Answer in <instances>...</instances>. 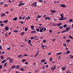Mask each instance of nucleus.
Segmentation results:
<instances>
[{
	"label": "nucleus",
	"instance_id": "obj_1",
	"mask_svg": "<svg viewBox=\"0 0 73 73\" xmlns=\"http://www.w3.org/2000/svg\"><path fill=\"white\" fill-rule=\"evenodd\" d=\"M42 28V27L40 26L39 27V28L40 29L39 32L41 33H42L43 32V29H44V27H43L42 28Z\"/></svg>",
	"mask_w": 73,
	"mask_h": 73
},
{
	"label": "nucleus",
	"instance_id": "obj_2",
	"mask_svg": "<svg viewBox=\"0 0 73 73\" xmlns=\"http://www.w3.org/2000/svg\"><path fill=\"white\" fill-rule=\"evenodd\" d=\"M36 4H37V2H35L32 3L31 5V7H36L37 6V5Z\"/></svg>",
	"mask_w": 73,
	"mask_h": 73
},
{
	"label": "nucleus",
	"instance_id": "obj_3",
	"mask_svg": "<svg viewBox=\"0 0 73 73\" xmlns=\"http://www.w3.org/2000/svg\"><path fill=\"white\" fill-rule=\"evenodd\" d=\"M60 7H63L66 8V6L64 4L60 5Z\"/></svg>",
	"mask_w": 73,
	"mask_h": 73
},
{
	"label": "nucleus",
	"instance_id": "obj_4",
	"mask_svg": "<svg viewBox=\"0 0 73 73\" xmlns=\"http://www.w3.org/2000/svg\"><path fill=\"white\" fill-rule=\"evenodd\" d=\"M51 12L52 13H54L56 12V11L54 10H51Z\"/></svg>",
	"mask_w": 73,
	"mask_h": 73
},
{
	"label": "nucleus",
	"instance_id": "obj_5",
	"mask_svg": "<svg viewBox=\"0 0 73 73\" xmlns=\"http://www.w3.org/2000/svg\"><path fill=\"white\" fill-rule=\"evenodd\" d=\"M60 15L61 16V19H64V15L62 14H60Z\"/></svg>",
	"mask_w": 73,
	"mask_h": 73
},
{
	"label": "nucleus",
	"instance_id": "obj_6",
	"mask_svg": "<svg viewBox=\"0 0 73 73\" xmlns=\"http://www.w3.org/2000/svg\"><path fill=\"white\" fill-rule=\"evenodd\" d=\"M70 27H66V32H67V31H69V30L70 29Z\"/></svg>",
	"mask_w": 73,
	"mask_h": 73
},
{
	"label": "nucleus",
	"instance_id": "obj_7",
	"mask_svg": "<svg viewBox=\"0 0 73 73\" xmlns=\"http://www.w3.org/2000/svg\"><path fill=\"white\" fill-rule=\"evenodd\" d=\"M13 59H10V60H9V61L10 62V63H13Z\"/></svg>",
	"mask_w": 73,
	"mask_h": 73
},
{
	"label": "nucleus",
	"instance_id": "obj_8",
	"mask_svg": "<svg viewBox=\"0 0 73 73\" xmlns=\"http://www.w3.org/2000/svg\"><path fill=\"white\" fill-rule=\"evenodd\" d=\"M24 4H25V3H21L18 5V6L19 7H20V6H21V5H24Z\"/></svg>",
	"mask_w": 73,
	"mask_h": 73
},
{
	"label": "nucleus",
	"instance_id": "obj_9",
	"mask_svg": "<svg viewBox=\"0 0 73 73\" xmlns=\"http://www.w3.org/2000/svg\"><path fill=\"white\" fill-rule=\"evenodd\" d=\"M5 29L6 31H8L9 29V27L6 26L5 28Z\"/></svg>",
	"mask_w": 73,
	"mask_h": 73
},
{
	"label": "nucleus",
	"instance_id": "obj_10",
	"mask_svg": "<svg viewBox=\"0 0 73 73\" xmlns=\"http://www.w3.org/2000/svg\"><path fill=\"white\" fill-rule=\"evenodd\" d=\"M56 68V67H54V68H51V70H54Z\"/></svg>",
	"mask_w": 73,
	"mask_h": 73
},
{
	"label": "nucleus",
	"instance_id": "obj_11",
	"mask_svg": "<svg viewBox=\"0 0 73 73\" xmlns=\"http://www.w3.org/2000/svg\"><path fill=\"white\" fill-rule=\"evenodd\" d=\"M61 25V23H59L58 24V25H54V26H60Z\"/></svg>",
	"mask_w": 73,
	"mask_h": 73
},
{
	"label": "nucleus",
	"instance_id": "obj_12",
	"mask_svg": "<svg viewBox=\"0 0 73 73\" xmlns=\"http://www.w3.org/2000/svg\"><path fill=\"white\" fill-rule=\"evenodd\" d=\"M70 53V51L68 50L66 52V54H69Z\"/></svg>",
	"mask_w": 73,
	"mask_h": 73
},
{
	"label": "nucleus",
	"instance_id": "obj_13",
	"mask_svg": "<svg viewBox=\"0 0 73 73\" xmlns=\"http://www.w3.org/2000/svg\"><path fill=\"white\" fill-rule=\"evenodd\" d=\"M25 33V32H21V35L22 36H23V35H24V34Z\"/></svg>",
	"mask_w": 73,
	"mask_h": 73
},
{
	"label": "nucleus",
	"instance_id": "obj_14",
	"mask_svg": "<svg viewBox=\"0 0 73 73\" xmlns=\"http://www.w3.org/2000/svg\"><path fill=\"white\" fill-rule=\"evenodd\" d=\"M13 20H15V21H16L17 20V18L16 17L13 19Z\"/></svg>",
	"mask_w": 73,
	"mask_h": 73
},
{
	"label": "nucleus",
	"instance_id": "obj_15",
	"mask_svg": "<svg viewBox=\"0 0 73 73\" xmlns=\"http://www.w3.org/2000/svg\"><path fill=\"white\" fill-rule=\"evenodd\" d=\"M66 19V18H60L59 19V20H65Z\"/></svg>",
	"mask_w": 73,
	"mask_h": 73
},
{
	"label": "nucleus",
	"instance_id": "obj_16",
	"mask_svg": "<svg viewBox=\"0 0 73 73\" xmlns=\"http://www.w3.org/2000/svg\"><path fill=\"white\" fill-rule=\"evenodd\" d=\"M20 70H21L22 71H23V72H24V71L25 70H24V68H21L20 69Z\"/></svg>",
	"mask_w": 73,
	"mask_h": 73
},
{
	"label": "nucleus",
	"instance_id": "obj_17",
	"mask_svg": "<svg viewBox=\"0 0 73 73\" xmlns=\"http://www.w3.org/2000/svg\"><path fill=\"white\" fill-rule=\"evenodd\" d=\"M4 55H2L1 56V59H2L3 60H4Z\"/></svg>",
	"mask_w": 73,
	"mask_h": 73
},
{
	"label": "nucleus",
	"instance_id": "obj_18",
	"mask_svg": "<svg viewBox=\"0 0 73 73\" xmlns=\"http://www.w3.org/2000/svg\"><path fill=\"white\" fill-rule=\"evenodd\" d=\"M62 54V52H59V53H57L56 54V55H60V54Z\"/></svg>",
	"mask_w": 73,
	"mask_h": 73
},
{
	"label": "nucleus",
	"instance_id": "obj_19",
	"mask_svg": "<svg viewBox=\"0 0 73 73\" xmlns=\"http://www.w3.org/2000/svg\"><path fill=\"white\" fill-rule=\"evenodd\" d=\"M70 41V40L69 39H67L66 41V42L67 43L69 42Z\"/></svg>",
	"mask_w": 73,
	"mask_h": 73
},
{
	"label": "nucleus",
	"instance_id": "obj_20",
	"mask_svg": "<svg viewBox=\"0 0 73 73\" xmlns=\"http://www.w3.org/2000/svg\"><path fill=\"white\" fill-rule=\"evenodd\" d=\"M63 27L64 28H66V27H67V25L65 24L63 25Z\"/></svg>",
	"mask_w": 73,
	"mask_h": 73
},
{
	"label": "nucleus",
	"instance_id": "obj_21",
	"mask_svg": "<svg viewBox=\"0 0 73 73\" xmlns=\"http://www.w3.org/2000/svg\"><path fill=\"white\" fill-rule=\"evenodd\" d=\"M31 42V40H29L28 41V43L29 44Z\"/></svg>",
	"mask_w": 73,
	"mask_h": 73
},
{
	"label": "nucleus",
	"instance_id": "obj_22",
	"mask_svg": "<svg viewBox=\"0 0 73 73\" xmlns=\"http://www.w3.org/2000/svg\"><path fill=\"white\" fill-rule=\"evenodd\" d=\"M3 23H8V20H6V21H3Z\"/></svg>",
	"mask_w": 73,
	"mask_h": 73
},
{
	"label": "nucleus",
	"instance_id": "obj_23",
	"mask_svg": "<svg viewBox=\"0 0 73 73\" xmlns=\"http://www.w3.org/2000/svg\"><path fill=\"white\" fill-rule=\"evenodd\" d=\"M15 65H14L11 67V69H14L15 68Z\"/></svg>",
	"mask_w": 73,
	"mask_h": 73
},
{
	"label": "nucleus",
	"instance_id": "obj_24",
	"mask_svg": "<svg viewBox=\"0 0 73 73\" xmlns=\"http://www.w3.org/2000/svg\"><path fill=\"white\" fill-rule=\"evenodd\" d=\"M6 62V61H5V60H3L1 62V63L2 64H3V63H4V62Z\"/></svg>",
	"mask_w": 73,
	"mask_h": 73
},
{
	"label": "nucleus",
	"instance_id": "obj_25",
	"mask_svg": "<svg viewBox=\"0 0 73 73\" xmlns=\"http://www.w3.org/2000/svg\"><path fill=\"white\" fill-rule=\"evenodd\" d=\"M36 33V31H32L31 32V33Z\"/></svg>",
	"mask_w": 73,
	"mask_h": 73
},
{
	"label": "nucleus",
	"instance_id": "obj_26",
	"mask_svg": "<svg viewBox=\"0 0 73 73\" xmlns=\"http://www.w3.org/2000/svg\"><path fill=\"white\" fill-rule=\"evenodd\" d=\"M31 18L29 16H28V17L26 18L25 19V20H28V19H29Z\"/></svg>",
	"mask_w": 73,
	"mask_h": 73
},
{
	"label": "nucleus",
	"instance_id": "obj_27",
	"mask_svg": "<svg viewBox=\"0 0 73 73\" xmlns=\"http://www.w3.org/2000/svg\"><path fill=\"white\" fill-rule=\"evenodd\" d=\"M45 62L44 59H42L41 61V62Z\"/></svg>",
	"mask_w": 73,
	"mask_h": 73
},
{
	"label": "nucleus",
	"instance_id": "obj_28",
	"mask_svg": "<svg viewBox=\"0 0 73 73\" xmlns=\"http://www.w3.org/2000/svg\"><path fill=\"white\" fill-rule=\"evenodd\" d=\"M2 17H3V16H5V14H3L2 15H1Z\"/></svg>",
	"mask_w": 73,
	"mask_h": 73
},
{
	"label": "nucleus",
	"instance_id": "obj_29",
	"mask_svg": "<svg viewBox=\"0 0 73 73\" xmlns=\"http://www.w3.org/2000/svg\"><path fill=\"white\" fill-rule=\"evenodd\" d=\"M14 32L16 33V32H19V31H17V30H14L13 31Z\"/></svg>",
	"mask_w": 73,
	"mask_h": 73
},
{
	"label": "nucleus",
	"instance_id": "obj_30",
	"mask_svg": "<svg viewBox=\"0 0 73 73\" xmlns=\"http://www.w3.org/2000/svg\"><path fill=\"white\" fill-rule=\"evenodd\" d=\"M17 57H19H19H22V55H19L18 56H17Z\"/></svg>",
	"mask_w": 73,
	"mask_h": 73
},
{
	"label": "nucleus",
	"instance_id": "obj_31",
	"mask_svg": "<svg viewBox=\"0 0 73 73\" xmlns=\"http://www.w3.org/2000/svg\"><path fill=\"white\" fill-rule=\"evenodd\" d=\"M61 69H63V70H65V69H66V68H64V67H63V68H62Z\"/></svg>",
	"mask_w": 73,
	"mask_h": 73
},
{
	"label": "nucleus",
	"instance_id": "obj_32",
	"mask_svg": "<svg viewBox=\"0 0 73 73\" xmlns=\"http://www.w3.org/2000/svg\"><path fill=\"white\" fill-rule=\"evenodd\" d=\"M36 31L37 32H40V31H39V29L38 28H37L36 30Z\"/></svg>",
	"mask_w": 73,
	"mask_h": 73
},
{
	"label": "nucleus",
	"instance_id": "obj_33",
	"mask_svg": "<svg viewBox=\"0 0 73 73\" xmlns=\"http://www.w3.org/2000/svg\"><path fill=\"white\" fill-rule=\"evenodd\" d=\"M27 30H28V28L27 27L25 28V31L26 32H27Z\"/></svg>",
	"mask_w": 73,
	"mask_h": 73
},
{
	"label": "nucleus",
	"instance_id": "obj_34",
	"mask_svg": "<svg viewBox=\"0 0 73 73\" xmlns=\"http://www.w3.org/2000/svg\"><path fill=\"white\" fill-rule=\"evenodd\" d=\"M38 54H39V53L38 52L35 56V57H36V56H37L38 55Z\"/></svg>",
	"mask_w": 73,
	"mask_h": 73
},
{
	"label": "nucleus",
	"instance_id": "obj_35",
	"mask_svg": "<svg viewBox=\"0 0 73 73\" xmlns=\"http://www.w3.org/2000/svg\"><path fill=\"white\" fill-rule=\"evenodd\" d=\"M63 45L65 46V47H66V43H64L63 44Z\"/></svg>",
	"mask_w": 73,
	"mask_h": 73
},
{
	"label": "nucleus",
	"instance_id": "obj_36",
	"mask_svg": "<svg viewBox=\"0 0 73 73\" xmlns=\"http://www.w3.org/2000/svg\"><path fill=\"white\" fill-rule=\"evenodd\" d=\"M69 37H70V38H71V39H73V37L71 36H69Z\"/></svg>",
	"mask_w": 73,
	"mask_h": 73
},
{
	"label": "nucleus",
	"instance_id": "obj_37",
	"mask_svg": "<svg viewBox=\"0 0 73 73\" xmlns=\"http://www.w3.org/2000/svg\"><path fill=\"white\" fill-rule=\"evenodd\" d=\"M31 28L32 29H34V26H33V25H31Z\"/></svg>",
	"mask_w": 73,
	"mask_h": 73
},
{
	"label": "nucleus",
	"instance_id": "obj_38",
	"mask_svg": "<svg viewBox=\"0 0 73 73\" xmlns=\"http://www.w3.org/2000/svg\"><path fill=\"white\" fill-rule=\"evenodd\" d=\"M42 17V16H40V15H38V18H40Z\"/></svg>",
	"mask_w": 73,
	"mask_h": 73
},
{
	"label": "nucleus",
	"instance_id": "obj_39",
	"mask_svg": "<svg viewBox=\"0 0 73 73\" xmlns=\"http://www.w3.org/2000/svg\"><path fill=\"white\" fill-rule=\"evenodd\" d=\"M30 39H31V40H34V39H35V38L33 37H31L30 38Z\"/></svg>",
	"mask_w": 73,
	"mask_h": 73
},
{
	"label": "nucleus",
	"instance_id": "obj_40",
	"mask_svg": "<svg viewBox=\"0 0 73 73\" xmlns=\"http://www.w3.org/2000/svg\"><path fill=\"white\" fill-rule=\"evenodd\" d=\"M16 69H20V67L19 66L18 67L16 68Z\"/></svg>",
	"mask_w": 73,
	"mask_h": 73
},
{
	"label": "nucleus",
	"instance_id": "obj_41",
	"mask_svg": "<svg viewBox=\"0 0 73 73\" xmlns=\"http://www.w3.org/2000/svg\"><path fill=\"white\" fill-rule=\"evenodd\" d=\"M26 61V60L25 59H23L22 60V62H25V61Z\"/></svg>",
	"mask_w": 73,
	"mask_h": 73
},
{
	"label": "nucleus",
	"instance_id": "obj_42",
	"mask_svg": "<svg viewBox=\"0 0 73 73\" xmlns=\"http://www.w3.org/2000/svg\"><path fill=\"white\" fill-rule=\"evenodd\" d=\"M66 32V30H64L62 32V33H64V32Z\"/></svg>",
	"mask_w": 73,
	"mask_h": 73
},
{
	"label": "nucleus",
	"instance_id": "obj_43",
	"mask_svg": "<svg viewBox=\"0 0 73 73\" xmlns=\"http://www.w3.org/2000/svg\"><path fill=\"white\" fill-rule=\"evenodd\" d=\"M7 63H5L4 64V66H7Z\"/></svg>",
	"mask_w": 73,
	"mask_h": 73
},
{
	"label": "nucleus",
	"instance_id": "obj_44",
	"mask_svg": "<svg viewBox=\"0 0 73 73\" xmlns=\"http://www.w3.org/2000/svg\"><path fill=\"white\" fill-rule=\"evenodd\" d=\"M0 25L2 27H4V24L3 23L1 24Z\"/></svg>",
	"mask_w": 73,
	"mask_h": 73
},
{
	"label": "nucleus",
	"instance_id": "obj_45",
	"mask_svg": "<svg viewBox=\"0 0 73 73\" xmlns=\"http://www.w3.org/2000/svg\"><path fill=\"white\" fill-rule=\"evenodd\" d=\"M19 23H20L21 24H23L24 23V22L22 21H20Z\"/></svg>",
	"mask_w": 73,
	"mask_h": 73
},
{
	"label": "nucleus",
	"instance_id": "obj_46",
	"mask_svg": "<svg viewBox=\"0 0 73 73\" xmlns=\"http://www.w3.org/2000/svg\"><path fill=\"white\" fill-rule=\"evenodd\" d=\"M42 69H45V66H43L42 67Z\"/></svg>",
	"mask_w": 73,
	"mask_h": 73
},
{
	"label": "nucleus",
	"instance_id": "obj_47",
	"mask_svg": "<svg viewBox=\"0 0 73 73\" xmlns=\"http://www.w3.org/2000/svg\"><path fill=\"white\" fill-rule=\"evenodd\" d=\"M72 21H73V19H70L69 20V21L70 22H72Z\"/></svg>",
	"mask_w": 73,
	"mask_h": 73
},
{
	"label": "nucleus",
	"instance_id": "obj_48",
	"mask_svg": "<svg viewBox=\"0 0 73 73\" xmlns=\"http://www.w3.org/2000/svg\"><path fill=\"white\" fill-rule=\"evenodd\" d=\"M43 29H43L44 31H46V28H45L44 27V28H43Z\"/></svg>",
	"mask_w": 73,
	"mask_h": 73
},
{
	"label": "nucleus",
	"instance_id": "obj_49",
	"mask_svg": "<svg viewBox=\"0 0 73 73\" xmlns=\"http://www.w3.org/2000/svg\"><path fill=\"white\" fill-rule=\"evenodd\" d=\"M38 1H39V2H43V1L41 0H39Z\"/></svg>",
	"mask_w": 73,
	"mask_h": 73
},
{
	"label": "nucleus",
	"instance_id": "obj_50",
	"mask_svg": "<svg viewBox=\"0 0 73 73\" xmlns=\"http://www.w3.org/2000/svg\"><path fill=\"white\" fill-rule=\"evenodd\" d=\"M49 32L50 33H52V30H50Z\"/></svg>",
	"mask_w": 73,
	"mask_h": 73
},
{
	"label": "nucleus",
	"instance_id": "obj_51",
	"mask_svg": "<svg viewBox=\"0 0 73 73\" xmlns=\"http://www.w3.org/2000/svg\"><path fill=\"white\" fill-rule=\"evenodd\" d=\"M28 56V54H25L23 55V56Z\"/></svg>",
	"mask_w": 73,
	"mask_h": 73
},
{
	"label": "nucleus",
	"instance_id": "obj_52",
	"mask_svg": "<svg viewBox=\"0 0 73 73\" xmlns=\"http://www.w3.org/2000/svg\"><path fill=\"white\" fill-rule=\"evenodd\" d=\"M59 28L60 29H62V28H63V27H62V26H61L59 27Z\"/></svg>",
	"mask_w": 73,
	"mask_h": 73
},
{
	"label": "nucleus",
	"instance_id": "obj_53",
	"mask_svg": "<svg viewBox=\"0 0 73 73\" xmlns=\"http://www.w3.org/2000/svg\"><path fill=\"white\" fill-rule=\"evenodd\" d=\"M43 42H46V40H44L43 41Z\"/></svg>",
	"mask_w": 73,
	"mask_h": 73
},
{
	"label": "nucleus",
	"instance_id": "obj_54",
	"mask_svg": "<svg viewBox=\"0 0 73 73\" xmlns=\"http://www.w3.org/2000/svg\"><path fill=\"white\" fill-rule=\"evenodd\" d=\"M2 68V65H0V70Z\"/></svg>",
	"mask_w": 73,
	"mask_h": 73
},
{
	"label": "nucleus",
	"instance_id": "obj_55",
	"mask_svg": "<svg viewBox=\"0 0 73 73\" xmlns=\"http://www.w3.org/2000/svg\"><path fill=\"white\" fill-rule=\"evenodd\" d=\"M4 2H2L1 3V5H3V4Z\"/></svg>",
	"mask_w": 73,
	"mask_h": 73
},
{
	"label": "nucleus",
	"instance_id": "obj_56",
	"mask_svg": "<svg viewBox=\"0 0 73 73\" xmlns=\"http://www.w3.org/2000/svg\"><path fill=\"white\" fill-rule=\"evenodd\" d=\"M68 47H66V50H68V48H67Z\"/></svg>",
	"mask_w": 73,
	"mask_h": 73
},
{
	"label": "nucleus",
	"instance_id": "obj_57",
	"mask_svg": "<svg viewBox=\"0 0 73 73\" xmlns=\"http://www.w3.org/2000/svg\"><path fill=\"white\" fill-rule=\"evenodd\" d=\"M19 66V65H17L16 67L15 68H18V67Z\"/></svg>",
	"mask_w": 73,
	"mask_h": 73
},
{
	"label": "nucleus",
	"instance_id": "obj_58",
	"mask_svg": "<svg viewBox=\"0 0 73 73\" xmlns=\"http://www.w3.org/2000/svg\"><path fill=\"white\" fill-rule=\"evenodd\" d=\"M55 40H56V39H54L52 40V41H55Z\"/></svg>",
	"mask_w": 73,
	"mask_h": 73
},
{
	"label": "nucleus",
	"instance_id": "obj_59",
	"mask_svg": "<svg viewBox=\"0 0 73 73\" xmlns=\"http://www.w3.org/2000/svg\"><path fill=\"white\" fill-rule=\"evenodd\" d=\"M63 39H65V38H66V36H64L63 37Z\"/></svg>",
	"mask_w": 73,
	"mask_h": 73
},
{
	"label": "nucleus",
	"instance_id": "obj_60",
	"mask_svg": "<svg viewBox=\"0 0 73 73\" xmlns=\"http://www.w3.org/2000/svg\"><path fill=\"white\" fill-rule=\"evenodd\" d=\"M50 61H52V58H50Z\"/></svg>",
	"mask_w": 73,
	"mask_h": 73
},
{
	"label": "nucleus",
	"instance_id": "obj_61",
	"mask_svg": "<svg viewBox=\"0 0 73 73\" xmlns=\"http://www.w3.org/2000/svg\"><path fill=\"white\" fill-rule=\"evenodd\" d=\"M45 19L46 20H48V17H46L45 18Z\"/></svg>",
	"mask_w": 73,
	"mask_h": 73
},
{
	"label": "nucleus",
	"instance_id": "obj_62",
	"mask_svg": "<svg viewBox=\"0 0 73 73\" xmlns=\"http://www.w3.org/2000/svg\"><path fill=\"white\" fill-rule=\"evenodd\" d=\"M46 15H44V16H43V17H44V18H45V17H46Z\"/></svg>",
	"mask_w": 73,
	"mask_h": 73
},
{
	"label": "nucleus",
	"instance_id": "obj_63",
	"mask_svg": "<svg viewBox=\"0 0 73 73\" xmlns=\"http://www.w3.org/2000/svg\"><path fill=\"white\" fill-rule=\"evenodd\" d=\"M5 36H8V35H7V33H6L5 34Z\"/></svg>",
	"mask_w": 73,
	"mask_h": 73
},
{
	"label": "nucleus",
	"instance_id": "obj_64",
	"mask_svg": "<svg viewBox=\"0 0 73 73\" xmlns=\"http://www.w3.org/2000/svg\"><path fill=\"white\" fill-rule=\"evenodd\" d=\"M73 55L71 57V59H73Z\"/></svg>",
	"mask_w": 73,
	"mask_h": 73
}]
</instances>
